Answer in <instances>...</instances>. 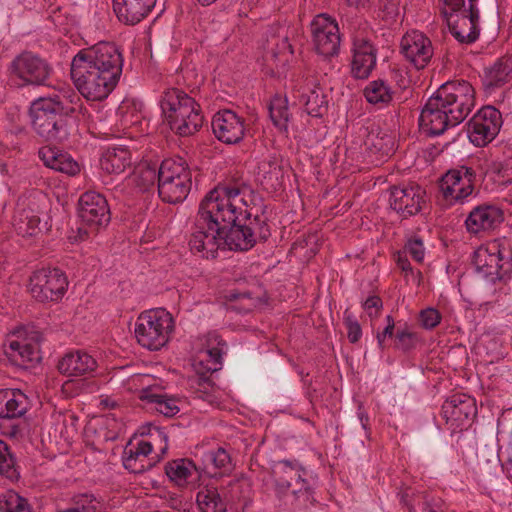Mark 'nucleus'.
I'll list each match as a JSON object with an SVG mask.
<instances>
[{
  "label": "nucleus",
  "mask_w": 512,
  "mask_h": 512,
  "mask_svg": "<svg viewBox=\"0 0 512 512\" xmlns=\"http://www.w3.org/2000/svg\"><path fill=\"white\" fill-rule=\"evenodd\" d=\"M501 125L500 112L491 106L481 108L468 122L470 141L485 146L498 134Z\"/></svg>",
  "instance_id": "15"
},
{
  "label": "nucleus",
  "mask_w": 512,
  "mask_h": 512,
  "mask_svg": "<svg viewBox=\"0 0 512 512\" xmlns=\"http://www.w3.org/2000/svg\"><path fill=\"white\" fill-rule=\"evenodd\" d=\"M387 325L382 332H378L376 335L377 344L380 350H384L386 347V338H391L394 335L395 322L391 315L386 316Z\"/></svg>",
  "instance_id": "53"
},
{
  "label": "nucleus",
  "mask_w": 512,
  "mask_h": 512,
  "mask_svg": "<svg viewBox=\"0 0 512 512\" xmlns=\"http://www.w3.org/2000/svg\"><path fill=\"white\" fill-rule=\"evenodd\" d=\"M270 119L280 131L287 132L290 112L286 96L275 95L268 106Z\"/></svg>",
  "instance_id": "38"
},
{
  "label": "nucleus",
  "mask_w": 512,
  "mask_h": 512,
  "mask_svg": "<svg viewBox=\"0 0 512 512\" xmlns=\"http://www.w3.org/2000/svg\"><path fill=\"white\" fill-rule=\"evenodd\" d=\"M466 409L467 408H464V406L463 407L458 406L456 408L449 410L448 413L451 415V417H453L456 420H461L463 417L467 419L475 413L474 400L472 401V404H471V410H466Z\"/></svg>",
  "instance_id": "59"
},
{
  "label": "nucleus",
  "mask_w": 512,
  "mask_h": 512,
  "mask_svg": "<svg viewBox=\"0 0 512 512\" xmlns=\"http://www.w3.org/2000/svg\"><path fill=\"white\" fill-rule=\"evenodd\" d=\"M394 259L397 263V266L406 274H414V270L407 258V254L403 251H398L394 254Z\"/></svg>",
  "instance_id": "58"
},
{
  "label": "nucleus",
  "mask_w": 512,
  "mask_h": 512,
  "mask_svg": "<svg viewBox=\"0 0 512 512\" xmlns=\"http://www.w3.org/2000/svg\"><path fill=\"white\" fill-rule=\"evenodd\" d=\"M424 196V190L418 185L393 187L389 197L390 207L403 218H407L421 211L425 203Z\"/></svg>",
  "instance_id": "18"
},
{
  "label": "nucleus",
  "mask_w": 512,
  "mask_h": 512,
  "mask_svg": "<svg viewBox=\"0 0 512 512\" xmlns=\"http://www.w3.org/2000/svg\"><path fill=\"white\" fill-rule=\"evenodd\" d=\"M403 252L410 255L418 263L424 260L425 248L420 238L409 239L403 248Z\"/></svg>",
  "instance_id": "50"
},
{
  "label": "nucleus",
  "mask_w": 512,
  "mask_h": 512,
  "mask_svg": "<svg viewBox=\"0 0 512 512\" xmlns=\"http://www.w3.org/2000/svg\"><path fill=\"white\" fill-rule=\"evenodd\" d=\"M140 399L154 404L155 410L166 417H173L180 411L177 400L164 394H155L148 390H142Z\"/></svg>",
  "instance_id": "39"
},
{
  "label": "nucleus",
  "mask_w": 512,
  "mask_h": 512,
  "mask_svg": "<svg viewBox=\"0 0 512 512\" xmlns=\"http://www.w3.org/2000/svg\"><path fill=\"white\" fill-rule=\"evenodd\" d=\"M350 74L354 79H368L376 68L378 49L368 37L356 34L352 37Z\"/></svg>",
  "instance_id": "14"
},
{
  "label": "nucleus",
  "mask_w": 512,
  "mask_h": 512,
  "mask_svg": "<svg viewBox=\"0 0 512 512\" xmlns=\"http://www.w3.org/2000/svg\"><path fill=\"white\" fill-rule=\"evenodd\" d=\"M343 323L347 330V338L350 343H357L362 337V328L355 315L346 309L343 315Z\"/></svg>",
  "instance_id": "49"
},
{
  "label": "nucleus",
  "mask_w": 512,
  "mask_h": 512,
  "mask_svg": "<svg viewBox=\"0 0 512 512\" xmlns=\"http://www.w3.org/2000/svg\"><path fill=\"white\" fill-rule=\"evenodd\" d=\"M419 126L421 131L428 136L441 135L449 127H453L452 119L434 95L428 99L420 113Z\"/></svg>",
  "instance_id": "22"
},
{
  "label": "nucleus",
  "mask_w": 512,
  "mask_h": 512,
  "mask_svg": "<svg viewBox=\"0 0 512 512\" xmlns=\"http://www.w3.org/2000/svg\"><path fill=\"white\" fill-rule=\"evenodd\" d=\"M196 503L200 512H227V503L213 486L202 487L196 495Z\"/></svg>",
  "instance_id": "36"
},
{
  "label": "nucleus",
  "mask_w": 512,
  "mask_h": 512,
  "mask_svg": "<svg viewBox=\"0 0 512 512\" xmlns=\"http://www.w3.org/2000/svg\"><path fill=\"white\" fill-rule=\"evenodd\" d=\"M0 512H32L28 500L13 490L0 494Z\"/></svg>",
  "instance_id": "42"
},
{
  "label": "nucleus",
  "mask_w": 512,
  "mask_h": 512,
  "mask_svg": "<svg viewBox=\"0 0 512 512\" xmlns=\"http://www.w3.org/2000/svg\"><path fill=\"white\" fill-rule=\"evenodd\" d=\"M10 356L15 358L19 357L21 364L33 362L38 359V350L35 345H32L26 341L12 340L9 342Z\"/></svg>",
  "instance_id": "43"
},
{
  "label": "nucleus",
  "mask_w": 512,
  "mask_h": 512,
  "mask_svg": "<svg viewBox=\"0 0 512 512\" xmlns=\"http://www.w3.org/2000/svg\"><path fill=\"white\" fill-rule=\"evenodd\" d=\"M172 315L163 308L146 310L137 317L134 334L137 342L148 350L161 349L173 331Z\"/></svg>",
  "instance_id": "7"
},
{
  "label": "nucleus",
  "mask_w": 512,
  "mask_h": 512,
  "mask_svg": "<svg viewBox=\"0 0 512 512\" xmlns=\"http://www.w3.org/2000/svg\"><path fill=\"white\" fill-rule=\"evenodd\" d=\"M357 415H358V418H359V421L361 423L362 428L366 432H368L369 429H370L369 428V417H368V414L364 411V409L362 407H359Z\"/></svg>",
  "instance_id": "63"
},
{
  "label": "nucleus",
  "mask_w": 512,
  "mask_h": 512,
  "mask_svg": "<svg viewBox=\"0 0 512 512\" xmlns=\"http://www.w3.org/2000/svg\"><path fill=\"white\" fill-rule=\"evenodd\" d=\"M475 270L491 282L504 278L512 270L509 257H505L497 243L480 246L473 255Z\"/></svg>",
  "instance_id": "13"
},
{
  "label": "nucleus",
  "mask_w": 512,
  "mask_h": 512,
  "mask_svg": "<svg viewBox=\"0 0 512 512\" xmlns=\"http://www.w3.org/2000/svg\"><path fill=\"white\" fill-rule=\"evenodd\" d=\"M373 145L384 155H389L394 151V141L389 135H384L379 142H374Z\"/></svg>",
  "instance_id": "57"
},
{
  "label": "nucleus",
  "mask_w": 512,
  "mask_h": 512,
  "mask_svg": "<svg viewBox=\"0 0 512 512\" xmlns=\"http://www.w3.org/2000/svg\"><path fill=\"white\" fill-rule=\"evenodd\" d=\"M241 188L219 185L200 202L191 228L189 247L193 254L214 259L221 250V233L236 219L241 208Z\"/></svg>",
  "instance_id": "1"
},
{
  "label": "nucleus",
  "mask_w": 512,
  "mask_h": 512,
  "mask_svg": "<svg viewBox=\"0 0 512 512\" xmlns=\"http://www.w3.org/2000/svg\"><path fill=\"white\" fill-rule=\"evenodd\" d=\"M59 97H40L29 108L34 132L45 141L63 143L70 135L68 116L76 112Z\"/></svg>",
  "instance_id": "3"
},
{
  "label": "nucleus",
  "mask_w": 512,
  "mask_h": 512,
  "mask_svg": "<svg viewBox=\"0 0 512 512\" xmlns=\"http://www.w3.org/2000/svg\"><path fill=\"white\" fill-rule=\"evenodd\" d=\"M158 181V169L156 166L141 164L137 167L134 174V182L140 190H147Z\"/></svg>",
  "instance_id": "46"
},
{
  "label": "nucleus",
  "mask_w": 512,
  "mask_h": 512,
  "mask_svg": "<svg viewBox=\"0 0 512 512\" xmlns=\"http://www.w3.org/2000/svg\"><path fill=\"white\" fill-rule=\"evenodd\" d=\"M153 450V443L140 440L125 447L122 455L124 467L132 473H142L153 466L148 455Z\"/></svg>",
  "instance_id": "29"
},
{
  "label": "nucleus",
  "mask_w": 512,
  "mask_h": 512,
  "mask_svg": "<svg viewBox=\"0 0 512 512\" xmlns=\"http://www.w3.org/2000/svg\"><path fill=\"white\" fill-rule=\"evenodd\" d=\"M383 307L382 300L379 296H369L363 303V308L367 311L370 317L378 316L380 310Z\"/></svg>",
  "instance_id": "55"
},
{
  "label": "nucleus",
  "mask_w": 512,
  "mask_h": 512,
  "mask_svg": "<svg viewBox=\"0 0 512 512\" xmlns=\"http://www.w3.org/2000/svg\"><path fill=\"white\" fill-rule=\"evenodd\" d=\"M434 96L452 119V126L460 124L475 105V90L465 80L442 84Z\"/></svg>",
  "instance_id": "8"
},
{
  "label": "nucleus",
  "mask_w": 512,
  "mask_h": 512,
  "mask_svg": "<svg viewBox=\"0 0 512 512\" xmlns=\"http://www.w3.org/2000/svg\"><path fill=\"white\" fill-rule=\"evenodd\" d=\"M85 384L74 380H67L62 385L63 393L68 397H75L82 392Z\"/></svg>",
  "instance_id": "56"
},
{
  "label": "nucleus",
  "mask_w": 512,
  "mask_h": 512,
  "mask_svg": "<svg viewBox=\"0 0 512 512\" xmlns=\"http://www.w3.org/2000/svg\"><path fill=\"white\" fill-rule=\"evenodd\" d=\"M165 474L179 488L195 487L199 484L202 471L189 458L170 460L165 464Z\"/></svg>",
  "instance_id": "26"
},
{
  "label": "nucleus",
  "mask_w": 512,
  "mask_h": 512,
  "mask_svg": "<svg viewBox=\"0 0 512 512\" xmlns=\"http://www.w3.org/2000/svg\"><path fill=\"white\" fill-rule=\"evenodd\" d=\"M241 208L236 211V219L233 223H229L225 227L224 232L221 233V250L231 251H247L255 245V240L252 238L248 231H245L242 226L241 216L244 212V207H247L245 201V190L241 188Z\"/></svg>",
  "instance_id": "20"
},
{
  "label": "nucleus",
  "mask_w": 512,
  "mask_h": 512,
  "mask_svg": "<svg viewBox=\"0 0 512 512\" xmlns=\"http://www.w3.org/2000/svg\"><path fill=\"white\" fill-rule=\"evenodd\" d=\"M419 319L425 329L435 328L441 321V314L434 308H426L420 312Z\"/></svg>",
  "instance_id": "51"
},
{
  "label": "nucleus",
  "mask_w": 512,
  "mask_h": 512,
  "mask_svg": "<svg viewBox=\"0 0 512 512\" xmlns=\"http://www.w3.org/2000/svg\"><path fill=\"white\" fill-rule=\"evenodd\" d=\"M78 215L84 224L94 230H98L110 222L107 200L102 194L95 191H87L80 196Z\"/></svg>",
  "instance_id": "16"
},
{
  "label": "nucleus",
  "mask_w": 512,
  "mask_h": 512,
  "mask_svg": "<svg viewBox=\"0 0 512 512\" xmlns=\"http://www.w3.org/2000/svg\"><path fill=\"white\" fill-rule=\"evenodd\" d=\"M131 163V152L122 146L109 147L100 159L101 169L109 174H121Z\"/></svg>",
  "instance_id": "33"
},
{
  "label": "nucleus",
  "mask_w": 512,
  "mask_h": 512,
  "mask_svg": "<svg viewBox=\"0 0 512 512\" xmlns=\"http://www.w3.org/2000/svg\"><path fill=\"white\" fill-rule=\"evenodd\" d=\"M0 474L9 479L18 477L15 458L8 445L2 440H0Z\"/></svg>",
  "instance_id": "48"
},
{
  "label": "nucleus",
  "mask_w": 512,
  "mask_h": 512,
  "mask_svg": "<svg viewBox=\"0 0 512 512\" xmlns=\"http://www.w3.org/2000/svg\"><path fill=\"white\" fill-rule=\"evenodd\" d=\"M156 437L159 439L161 445L159 446V450L162 454H165L168 449V443H167V435L166 433L161 429H156Z\"/></svg>",
  "instance_id": "62"
},
{
  "label": "nucleus",
  "mask_w": 512,
  "mask_h": 512,
  "mask_svg": "<svg viewBox=\"0 0 512 512\" xmlns=\"http://www.w3.org/2000/svg\"><path fill=\"white\" fill-rule=\"evenodd\" d=\"M29 399L19 389L0 390V419L16 420L23 417L29 409Z\"/></svg>",
  "instance_id": "28"
},
{
  "label": "nucleus",
  "mask_w": 512,
  "mask_h": 512,
  "mask_svg": "<svg viewBox=\"0 0 512 512\" xmlns=\"http://www.w3.org/2000/svg\"><path fill=\"white\" fill-rule=\"evenodd\" d=\"M300 102L303 103L306 112L312 117H322L328 111L326 95L322 88L316 85L302 92Z\"/></svg>",
  "instance_id": "35"
},
{
  "label": "nucleus",
  "mask_w": 512,
  "mask_h": 512,
  "mask_svg": "<svg viewBox=\"0 0 512 512\" xmlns=\"http://www.w3.org/2000/svg\"><path fill=\"white\" fill-rule=\"evenodd\" d=\"M503 221L504 212L501 208L492 204H482L471 210L465 220V225L468 232L478 234L494 230Z\"/></svg>",
  "instance_id": "25"
},
{
  "label": "nucleus",
  "mask_w": 512,
  "mask_h": 512,
  "mask_svg": "<svg viewBox=\"0 0 512 512\" xmlns=\"http://www.w3.org/2000/svg\"><path fill=\"white\" fill-rule=\"evenodd\" d=\"M204 117L200 105L195 101L185 106L178 114L167 120L170 129L181 137L195 134L203 125Z\"/></svg>",
  "instance_id": "27"
},
{
  "label": "nucleus",
  "mask_w": 512,
  "mask_h": 512,
  "mask_svg": "<svg viewBox=\"0 0 512 512\" xmlns=\"http://www.w3.org/2000/svg\"><path fill=\"white\" fill-rule=\"evenodd\" d=\"M283 170L275 155H269L258 165V180L267 191H276L282 185Z\"/></svg>",
  "instance_id": "31"
},
{
  "label": "nucleus",
  "mask_w": 512,
  "mask_h": 512,
  "mask_svg": "<svg viewBox=\"0 0 512 512\" xmlns=\"http://www.w3.org/2000/svg\"><path fill=\"white\" fill-rule=\"evenodd\" d=\"M73 507L79 512H104L105 503L93 494H80L73 498Z\"/></svg>",
  "instance_id": "45"
},
{
  "label": "nucleus",
  "mask_w": 512,
  "mask_h": 512,
  "mask_svg": "<svg viewBox=\"0 0 512 512\" xmlns=\"http://www.w3.org/2000/svg\"><path fill=\"white\" fill-rule=\"evenodd\" d=\"M68 286L67 277L59 268H42L30 277L31 295L40 302L58 301Z\"/></svg>",
  "instance_id": "11"
},
{
  "label": "nucleus",
  "mask_w": 512,
  "mask_h": 512,
  "mask_svg": "<svg viewBox=\"0 0 512 512\" xmlns=\"http://www.w3.org/2000/svg\"><path fill=\"white\" fill-rule=\"evenodd\" d=\"M192 185V173L181 158L164 159L158 167V195L162 201L177 204L184 201Z\"/></svg>",
  "instance_id": "6"
},
{
  "label": "nucleus",
  "mask_w": 512,
  "mask_h": 512,
  "mask_svg": "<svg viewBox=\"0 0 512 512\" xmlns=\"http://www.w3.org/2000/svg\"><path fill=\"white\" fill-rule=\"evenodd\" d=\"M498 181L507 185L512 182V159L505 160L497 167Z\"/></svg>",
  "instance_id": "54"
},
{
  "label": "nucleus",
  "mask_w": 512,
  "mask_h": 512,
  "mask_svg": "<svg viewBox=\"0 0 512 512\" xmlns=\"http://www.w3.org/2000/svg\"><path fill=\"white\" fill-rule=\"evenodd\" d=\"M211 125L215 137L228 145L240 143L247 129L245 119L229 109L218 111Z\"/></svg>",
  "instance_id": "17"
},
{
  "label": "nucleus",
  "mask_w": 512,
  "mask_h": 512,
  "mask_svg": "<svg viewBox=\"0 0 512 512\" xmlns=\"http://www.w3.org/2000/svg\"><path fill=\"white\" fill-rule=\"evenodd\" d=\"M512 73V58L503 56L498 58L491 66L485 68L483 85L486 89H495L506 84Z\"/></svg>",
  "instance_id": "34"
},
{
  "label": "nucleus",
  "mask_w": 512,
  "mask_h": 512,
  "mask_svg": "<svg viewBox=\"0 0 512 512\" xmlns=\"http://www.w3.org/2000/svg\"><path fill=\"white\" fill-rule=\"evenodd\" d=\"M418 342V334L412 331L407 324H405L403 328H398L394 340V346L396 349L408 352L416 348Z\"/></svg>",
  "instance_id": "47"
},
{
  "label": "nucleus",
  "mask_w": 512,
  "mask_h": 512,
  "mask_svg": "<svg viewBox=\"0 0 512 512\" xmlns=\"http://www.w3.org/2000/svg\"><path fill=\"white\" fill-rule=\"evenodd\" d=\"M273 473L274 490L279 499L287 497L290 492L293 498L292 504L299 507L307 508L316 502L315 483L306 477L305 469L298 463L288 460L279 461Z\"/></svg>",
  "instance_id": "4"
},
{
  "label": "nucleus",
  "mask_w": 512,
  "mask_h": 512,
  "mask_svg": "<svg viewBox=\"0 0 512 512\" xmlns=\"http://www.w3.org/2000/svg\"><path fill=\"white\" fill-rule=\"evenodd\" d=\"M195 99L178 88H167L160 98V107L165 120L178 114L185 106L192 105Z\"/></svg>",
  "instance_id": "32"
},
{
  "label": "nucleus",
  "mask_w": 512,
  "mask_h": 512,
  "mask_svg": "<svg viewBox=\"0 0 512 512\" xmlns=\"http://www.w3.org/2000/svg\"><path fill=\"white\" fill-rule=\"evenodd\" d=\"M281 37V45L277 44V46L279 47H286L289 49V51L292 53V46L291 44L288 42V37L287 35H280Z\"/></svg>",
  "instance_id": "64"
},
{
  "label": "nucleus",
  "mask_w": 512,
  "mask_h": 512,
  "mask_svg": "<svg viewBox=\"0 0 512 512\" xmlns=\"http://www.w3.org/2000/svg\"><path fill=\"white\" fill-rule=\"evenodd\" d=\"M472 401L473 399L465 394H455L445 401L443 409L445 413H448L449 410L456 408L458 406H464V408L471 409Z\"/></svg>",
  "instance_id": "52"
},
{
  "label": "nucleus",
  "mask_w": 512,
  "mask_h": 512,
  "mask_svg": "<svg viewBox=\"0 0 512 512\" xmlns=\"http://www.w3.org/2000/svg\"><path fill=\"white\" fill-rule=\"evenodd\" d=\"M476 172L474 169L461 166L447 171L439 182V190L448 205L463 203L474 191Z\"/></svg>",
  "instance_id": "12"
},
{
  "label": "nucleus",
  "mask_w": 512,
  "mask_h": 512,
  "mask_svg": "<svg viewBox=\"0 0 512 512\" xmlns=\"http://www.w3.org/2000/svg\"><path fill=\"white\" fill-rule=\"evenodd\" d=\"M156 3L157 0H112V7L120 23L135 26L152 13Z\"/></svg>",
  "instance_id": "23"
},
{
  "label": "nucleus",
  "mask_w": 512,
  "mask_h": 512,
  "mask_svg": "<svg viewBox=\"0 0 512 512\" xmlns=\"http://www.w3.org/2000/svg\"><path fill=\"white\" fill-rule=\"evenodd\" d=\"M52 97H59L60 99L62 98V101L71 107H74L73 104H76L80 101V97L71 89L64 90L59 94H54Z\"/></svg>",
  "instance_id": "60"
},
{
  "label": "nucleus",
  "mask_w": 512,
  "mask_h": 512,
  "mask_svg": "<svg viewBox=\"0 0 512 512\" xmlns=\"http://www.w3.org/2000/svg\"><path fill=\"white\" fill-rule=\"evenodd\" d=\"M122 68L123 58L118 47L102 41L78 51L72 58L70 75L83 97L101 101L116 87Z\"/></svg>",
  "instance_id": "2"
},
{
  "label": "nucleus",
  "mask_w": 512,
  "mask_h": 512,
  "mask_svg": "<svg viewBox=\"0 0 512 512\" xmlns=\"http://www.w3.org/2000/svg\"><path fill=\"white\" fill-rule=\"evenodd\" d=\"M2 433L10 438H18L21 436L22 427L19 424H10L7 427H4Z\"/></svg>",
  "instance_id": "61"
},
{
  "label": "nucleus",
  "mask_w": 512,
  "mask_h": 512,
  "mask_svg": "<svg viewBox=\"0 0 512 512\" xmlns=\"http://www.w3.org/2000/svg\"><path fill=\"white\" fill-rule=\"evenodd\" d=\"M401 53L415 66L416 69L425 68L433 56L431 40L423 33L413 30L407 32L401 39Z\"/></svg>",
  "instance_id": "19"
},
{
  "label": "nucleus",
  "mask_w": 512,
  "mask_h": 512,
  "mask_svg": "<svg viewBox=\"0 0 512 512\" xmlns=\"http://www.w3.org/2000/svg\"><path fill=\"white\" fill-rule=\"evenodd\" d=\"M478 0H444L441 12L453 37L472 44L480 35Z\"/></svg>",
  "instance_id": "5"
},
{
  "label": "nucleus",
  "mask_w": 512,
  "mask_h": 512,
  "mask_svg": "<svg viewBox=\"0 0 512 512\" xmlns=\"http://www.w3.org/2000/svg\"><path fill=\"white\" fill-rule=\"evenodd\" d=\"M96 359L84 350L66 353L58 362L57 368L67 377H91L97 369Z\"/></svg>",
  "instance_id": "24"
},
{
  "label": "nucleus",
  "mask_w": 512,
  "mask_h": 512,
  "mask_svg": "<svg viewBox=\"0 0 512 512\" xmlns=\"http://www.w3.org/2000/svg\"><path fill=\"white\" fill-rule=\"evenodd\" d=\"M53 69L32 52L17 55L8 66L9 79L18 87L46 85Z\"/></svg>",
  "instance_id": "9"
},
{
  "label": "nucleus",
  "mask_w": 512,
  "mask_h": 512,
  "mask_svg": "<svg viewBox=\"0 0 512 512\" xmlns=\"http://www.w3.org/2000/svg\"><path fill=\"white\" fill-rule=\"evenodd\" d=\"M363 94L368 103L380 108L388 106L394 97V91L382 79L370 81L364 88Z\"/></svg>",
  "instance_id": "37"
},
{
  "label": "nucleus",
  "mask_w": 512,
  "mask_h": 512,
  "mask_svg": "<svg viewBox=\"0 0 512 512\" xmlns=\"http://www.w3.org/2000/svg\"><path fill=\"white\" fill-rule=\"evenodd\" d=\"M206 354L212 361V366L208 368L210 371H217L220 368L222 355L224 353L225 343L222 342L220 336L213 332L207 336Z\"/></svg>",
  "instance_id": "44"
},
{
  "label": "nucleus",
  "mask_w": 512,
  "mask_h": 512,
  "mask_svg": "<svg viewBox=\"0 0 512 512\" xmlns=\"http://www.w3.org/2000/svg\"><path fill=\"white\" fill-rule=\"evenodd\" d=\"M203 470L210 473L211 468L228 471L231 469V458L224 448L205 451L201 456Z\"/></svg>",
  "instance_id": "40"
},
{
  "label": "nucleus",
  "mask_w": 512,
  "mask_h": 512,
  "mask_svg": "<svg viewBox=\"0 0 512 512\" xmlns=\"http://www.w3.org/2000/svg\"><path fill=\"white\" fill-rule=\"evenodd\" d=\"M311 43L315 52L324 58L338 56L341 34L335 18L328 14L316 15L310 23Z\"/></svg>",
  "instance_id": "10"
},
{
  "label": "nucleus",
  "mask_w": 512,
  "mask_h": 512,
  "mask_svg": "<svg viewBox=\"0 0 512 512\" xmlns=\"http://www.w3.org/2000/svg\"><path fill=\"white\" fill-rule=\"evenodd\" d=\"M35 197H21L13 216V227L22 237H36L41 233V219L35 206Z\"/></svg>",
  "instance_id": "21"
},
{
  "label": "nucleus",
  "mask_w": 512,
  "mask_h": 512,
  "mask_svg": "<svg viewBox=\"0 0 512 512\" xmlns=\"http://www.w3.org/2000/svg\"><path fill=\"white\" fill-rule=\"evenodd\" d=\"M39 158L43 164L55 171L75 176L80 172V165L73 157L56 147L44 146L38 151Z\"/></svg>",
  "instance_id": "30"
},
{
  "label": "nucleus",
  "mask_w": 512,
  "mask_h": 512,
  "mask_svg": "<svg viewBox=\"0 0 512 512\" xmlns=\"http://www.w3.org/2000/svg\"><path fill=\"white\" fill-rule=\"evenodd\" d=\"M243 223L245 231H248L252 238H254L255 243L257 240H266L270 236L269 227L266 223V219L263 216L255 215L254 218H251V214L246 211L244 208Z\"/></svg>",
  "instance_id": "41"
}]
</instances>
